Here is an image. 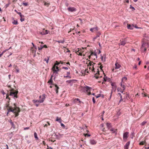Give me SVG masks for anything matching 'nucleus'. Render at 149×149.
I'll return each mask as SVG.
<instances>
[{
  "instance_id": "obj_35",
  "label": "nucleus",
  "mask_w": 149,
  "mask_h": 149,
  "mask_svg": "<svg viewBox=\"0 0 149 149\" xmlns=\"http://www.w3.org/2000/svg\"><path fill=\"white\" fill-rule=\"evenodd\" d=\"M110 131L113 132L114 133L117 131V130L114 128H112L110 129Z\"/></svg>"
},
{
  "instance_id": "obj_33",
  "label": "nucleus",
  "mask_w": 149,
  "mask_h": 149,
  "mask_svg": "<svg viewBox=\"0 0 149 149\" xmlns=\"http://www.w3.org/2000/svg\"><path fill=\"white\" fill-rule=\"evenodd\" d=\"M24 15H22L21 17H20V20L21 22H22L24 20Z\"/></svg>"
},
{
  "instance_id": "obj_34",
  "label": "nucleus",
  "mask_w": 149,
  "mask_h": 149,
  "mask_svg": "<svg viewBox=\"0 0 149 149\" xmlns=\"http://www.w3.org/2000/svg\"><path fill=\"white\" fill-rule=\"evenodd\" d=\"M13 23L15 25L17 24H18L17 21V20H14L13 22Z\"/></svg>"
},
{
  "instance_id": "obj_28",
  "label": "nucleus",
  "mask_w": 149,
  "mask_h": 149,
  "mask_svg": "<svg viewBox=\"0 0 149 149\" xmlns=\"http://www.w3.org/2000/svg\"><path fill=\"white\" fill-rule=\"evenodd\" d=\"M56 121H58L59 123H61V122L62 120L61 119V118H59L58 117H57L56 118Z\"/></svg>"
},
{
  "instance_id": "obj_64",
  "label": "nucleus",
  "mask_w": 149,
  "mask_h": 149,
  "mask_svg": "<svg viewBox=\"0 0 149 149\" xmlns=\"http://www.w3.org/2000/svg\"><path fill=\"white\" fill-rule=\"evenodd\" d=\"M59 63H60V64H63V62L62 61H60L59 62Z\"/></svg>"
},
{
  "instance_id": "obj_10",
  "label": "nucleus",
  "mask_w": 149,
  "mask_h": 149,
  "mask_svg": "<svg viewBox=\"0 0 149 149\" xmlns=\"http://www.w3.org/2000/svg\"><path fill=\"white\" fill-rule=\"evenodd\" d=\"M129 132H126L123 134V140L125 141H126L127 138L129 137Z\"/></svg>"
},
{
  "instance_id": "obj_5",
  "label": "nucleus",
  "mask_w": 149,
  "mask_h": 149,
  "mask_svg": "<svg viewBox=\"0 0 149 149\" xmlns=\"http://www.w3.org/2000/svg\"><path fill=\"white\" fill-rule=\"evenodd\" d=\"M148 47V45L146 42H143L141 47L142 52H145L146 50L147 49Z\"/></svg>"
},
{
  "instance_id": "obj_52",
  "label": "nucleus",
  "mask_w": 149,
  "mask_h": 149,
  "mask_svg": "<svg viewBox=\"0 0 149 149\" xmlns=\"http://www.w3.org/2000/svg\"><path fill=\"white\" fill-rule=\"evenodd\" d=\"M92 100L93 103H95V100L94 97H93Z\"/></svg>"
},
{
  "instance_id": "obj_43",
  "label": "nucleus",
  "mask_w": 149,
  "mask_h": 149,
  "mask_svg": "<svg viewBox=\"0 0 149 149\" xmlns=\"http://www.w3.org/2000/svg\"><path fill=\"white\" fill-rule=\"evenodd\" d=\"M94 54V52H91V55L89 56H88V58L90 59L91 58V56H93V54Z\"/></svg>"
},
{
  "instance_id": "obj_27",
  "label": "nucleus",
  "mask_w": 149,
  "mask_h": 149,
  "mask_svg": "<svg viewBox=\"0 0 149 149\" xmlns=\"http://www.w3.org/2000/svg\"><path fill=\"white\" fill-rule=\"evenodd\" d=\"M117 90L118 92H121L122 93H123L124 91V90H123V89L120 88H117Z\"/></svg>"
},
{
  "instance_id": "obj_42",
  "label": "nucleus",
  "mask_w": 149,
  "mask_h": 149,
  "mask_svg": "<svg viewBox=\"0 0 149 149\" xmlns=\"http://www.w3.org/2000/svg\"><path fill=\"white\" fill-rule=\"evenodd\" d=\"M57 42H59V43H63L64 42V40H60V41H56Z\"/></svg>"
},
{
  "instance_id": "obj_49",
  "label": "nucleus",
  "mask_w": 149,
  "mask_h": 149,
  "mask_svg": "<svg viewBox=\"0 0 149 149\" xmlns=\"http://www.w3.org/2000/svg\"><path fill=\"white\" fill-rule=\"evenodd\" d=\"M55 70H57V72L59 70L58 67L56 66H55Z\"/></svg>"
},
{
  "instance_id": "obj_20",
  "label": "nucleus",
  "mask_w": 149,
  "mask_h": 149,
  "mask_svg": "<svg viewBox=\"0 0 149 149\" xmlns=\"http://www.w3.org/2000/svg\"><path fill=\"white\" fill-rule=\"evenodd\" d=\"M36 47H32L31 48V52H32V53H35L36 52Z\"/></svg>"
},
{
  "instance_id": "obj_4",
  "label": "nucleus",
  "mask_w": 149,
  "mask_h": 149,
  "mask_svg": "<svg viewBox=\"0 0 149 149\" xmlns=\"http://www.w3.org/2000/svg\"><path fill=\"white\" fill-rule=\"evenodd\" d=\"M91 88L87 86H86L82 87V90L83 91L86 93L88 95L91 94Z\"/></svg>"
},
{
  "instance_id": "obj_7",
  "label": "nucleus",
  "mask_w": 149,
  "mask_h": 149,
  "mask_svg": "<svg viewBox=\"0 0 149 149\" xmlns=\"http://www.w3.org/2000/svg\"><path fill=\"white\" fill-rule=\"evenodd\" d=\"M60 64V63L56 61V63L54 65L53 67L52 68V69L54 73H57V70H55V66L58 65Z\"/></svg>"
},
{
  "instance_id": "obj_25",
  "label": "nucleus",
  "mask_w": 149,
  "mask_h": 149,
  "mask_svg": "<svg viewBox=\"0 0 149 149\" xmlns=\"http://www.w3.org/2000/svg\"><path fill=\"white\" fill-rule=\"evenodd\" d=\"M52 77H53V76L52 75L51 76V77L50 79L48 81V83L51 84V85H53V81H52Z\"/></svg>"
},
{
  "instance_id": "obj_40",
  "label": "nucleus",
  "mask_w": 149,
  "mask_h": 149,
  "mask_svg": "<svg viewBox=\"0 0 149 149\" xmlns=\"http://www.w3.org/2000/svg\"><path fill=\"white\" fill-rule=\"evenodd\" d=\"M34 135L35 138L36 139H38V137H37V133L36 132H35L34 133Z\"/></svg>"
},
{
  "instance_id": "obj_60",
  "label": "nucleus",
  "mask_w": 149,
  "mask_h": 149,
  "mask_svg": "<svg viewBox=\"0 0 149 149\" xmlns=\"http://www.w3.org/2000/svg\"><path fill=\"white\" fill-rule=\"evenodd\" d=\"M10 4V3H8V4H6V8H7L9 6V5Z\"/></svg>"
},
{
  "instance_id": "obj_54",
  "label": "nucleus",
  "mask_w": 149,
  "mask_h": 149,
  "mask_svg": "<svg viewBox=\"0 0 149 149\" xmlns=\"http://www.w3.org/2000/svg\"><path fill=\"white\" fill-rule=\"evenodd\" d=\"M84 135L85 136H90V135H89V134H84Z\"/></svg>"
},
{
  "instance_id": "obj_11",
  "label": "nucleus",
  "mask_w": 149,
  "mask_h": 149,
  "mask_svg": "<svg viewBox=\"0 0 149 149\" xmlns=\"http://www.w3.org/2000/svg\"><path fill=\"white\" fill-rule=\"evenodd\" d=\"M98 30L97 26L92 28L90 29V31L92 32H96Z\"/></svg>"
},
{
  "instance_id": "obj_46",
  "label": "nucleus",
  "mask_w": 149,
  "mask_h": 149,
  "mask_svg": "<svg viewBox=\"0 0 149 149\" xmlns=\"http://www.w3.org/2000/svg\"><path fill=\"white\" fill-rule=\"evenodd\" d=\"M64 78H69V79H70V78H71L70 76H69V75H67V76H64Z\"/></svg>"
},
{
  "instance_id": "obj_44",
  "label": "nucleus",
  "mask_w": 149,
  "mask_h": 149,
  "mask_svg": "<svg viewBox=\"0 0 149 149\" xmlns=\"http://www.w3.org/2000/svg\"><path fill=\"white\" fill-rule=\"evenodd\" d=\"M100 69L102 71V72L104 73V71L102 69L103 68V66H102V65H101L100 66ZM103 74H104V73Z\"/></svg>"
},
{
  "instance_id": "obj_37",
  "label": "nucleus",
  "mask_w": 149,
  "mask_h": 149,
  "mask_svg": "<svg viewBox=\"0 0 149 149\" xmlns=\"http://www.w3.org/2000/svg\"><path fill=\"white\" fill-rule=\"evenodd\" d=\"M44 5L45 6H47V7H48L49 4V3H47L46 2H44Z\"/></svg>"
},
{
  "instance_id": "obj_1",
  "label": "nucleus",
  "mask_w": 149,
  "mask_h": 149,
  "mask_svg": "<svg viewBox=\"0 0 149 149\" xmlns=\"http://www.w3.org/2000/svg\"><path fill=\"white\" fill-rule=\"evenodd\" d=\"M14 107L10 106L9 105H7V108L8 112H12L15 114V116L16 117L18 116L19 113V107H16L15 104H14Z\"/></svg>"
},
{
  "instance_id": "obj_2",
  "label": "nucleus",
  "mask_w": 149,
  "mask_h": 149,
  "mask_svg": "<svg viewBox=\"0 0 149 149\" xmlns=\"http://www.w3.org/2000/svg\"><path fill=\"white\" fill-rule=\"evenodd\" d=\"M18 92V91H15L13 88H12L10 92L8 91V93L6 94V98L10 100V99L9 97V95L12 96L14 98H17L18 97L17 96Z\"/></svg>"
},
{
  "instance_id": "obj_55",
  "label": "nucleus",
  "mask_w": 149,
  "mask_h": 149,
  "mask_svg": "<svg viewBox=\"0 0 149 149\" xmlns=\"http://www.w3.org/2000/svg\"><path fill=\"white\" fill-rule=\"evenodd\" d=\"M43 48L42 46H40V47H38V49L40 50L42 49Z\"/></svg>"
},
{
  "instance_id": "obj_3",
  "label": "nucleus",
  "mask_w": 149,
  "mask_h": 149,
  "mask_svg": "<svg viewBox=\"0 0 149 149\" xmlns=\"http://www.w3.org/2000/svg\"><path fill=\"white\" fill-rule=\"evenodd\" d=\"M40 100H33V102L37 107H38L40 103L43 102L45 98V95L43 94L42 95L39 96Z\"/></svg>"
},
{
  "instance_id": "obj_51",
  "label": "nucleus",
  "mask_w": 149,
  "mask_h": 149,
  "mask_svg": "<svg viewBox=\"0 0 149 149\" xmlns=\"http://www.w3.org/2000/svg\"><path fill=\"white\" fill-rule=\"evenodd\" d=\"M130 8L132 9L133 11L135 10V9L134 8V7L131 6H130Z\"/></svg>"
},
{
  "instance_id": "obj_59",
  "label": "nucleus",
  "mask_w": 149,
  "mask_h": 149,
  "mask_svg": "<svg viewBox=\"0 0 149 149\" xmlns=\"http://www.w3.org/2000/svg\"><path fill=\"white\" fill-rule=\"evenodd\" d=\"M67 75H69L70 74V72L69 71L67 72Z\"/></svg>"
},
{
  "instance_id": "obj_21",
  "label": "nucleus",
  "mask_w": 149,
  "mask_h": 149,
  "mask_svg": "<svg viewBox=\"0 0 149 149\" xmlns=\"http://www.w3.org/2000/svg\"><path fill=\"white\" fill-rule=\"evenodd\" d=\"M74 102L76 103H78L80 104L81 102L78 98H76L74 100Z\"/></svg>"
},
{
  "instance_id": "obj_29",
  "label": "nucleus",
  "mask_w": 149,
  "mask_h": 149,
  "mask_svg": "<svg viewBox=\"0 0 149 149\" xmlns=\"http://www.w3.org/2000/svg\"><path fill=\"white\" fill-rule=\"evenodd\" d=\"M106 125L108 129H109L111 127V124L108 123H106Z\"/></svg>"
},
{
  "instance_id": "obj_61",
  "label": "nucleus",
  "mask_w": 149,
  "mask_h": 149,
  "mask_svg": "<svg viewBox=\"0 0 149 149\" xmlns=\"http://www.w3.org/2000/svg\"><path fill=\"white\" fill-rule=\"evenodd\" d=\"M93 55H94V56H96V58H97V55H96V54H95V53H94V54H93Z\"/></svg>"
},
{
  "instance_id": "obj_36",
  "label": "nucleus",
  "mask_w": 149,
  "mask_h": 149,
  "mask_svg": "<svg viewBox=\"0 0 149 149\" xmlns=\"http://www.w3.org/2000/svg\"><path fill=\"white\" fill-rule=\"evenodd\" d=\"M79 50H78L77 52V53L80 56H82V53L80 52H79Z\"/></svg>"
},
{
  "instance_id": "obj_13",
  "label": "nucleus",
  "mask_w": 149,
  "mask_h": 149,
  "mask_svg": "<svg viewBox=\"0 0 149 149\" xmlns=\"http://www.w3.org/2000/svg\"><path fill=\"white\" fill-rule=\"evenodd\" d=\"M123 99H127L128 100V98H129V96L128 95L127 93H123Z\"/></svg>"
},
{
  "instance_id": "obj_48",
  "label": "nucleus",
  "mask_w": 149,
  "mask_h": 149,
  "mask_svg": "<svg viewBox=\"0 0 149 149\" xmlns=\"http://www.w3.org/2000/svg\"><path fill=\"white\" fill-rule=\"evenodd\" d=\"M146 123V121H143L141 123L142 125H144Z\"/></svg>"
},
{
  "instance_id": "obj_53",
  "label": "nucleus",
  "mask_w": 149,
  "mask_h": 149,
  "mask_svg": "<svg viewBox=\"0 0 149 149\" xmlns=\"http://www.w3.org/2000/svg\"><path fill=\"white\" fill-rule=\"evenodd\" d=\"M133 69H136L137 66L136 65H134V66L133 67Z\"/></svg>"
},
{
  "instance_id": "obj_14",
  "label": "nucleus",
  "mask_w": 149,
  "mask_h": 149,
  "mask_svg": "<svg viewBox=\"0 0 149 149\" xmlns=\"http://www.w3.org/2000/svg\"><path fill=\"white\" fill-rule=\"evenodd\" d=\"M68 11L73 12L76 10V9L74 7H69L68 8Z\"/></svg>"
},
{
  "instance_id": "obj_26",
  "label": "nucleus",
  "mask_w": 149,
  "mask_h": 149,
  "mask_svg": "<svg viewBox=\"0 0 149 149\" xmlns=\"http://www.w3.org/2000/svg\"><path fill=\"white\" fill-rule=\"evenodd\" d=\"M90 70H91V71L92 72H94V73H95V71H94V68L93 66H92V67H91L90 66H89L88 68ZM88 68L87 69V70H88Z\"/></svg>"
},
{
  "instance_id": "obj_30",
  "label": "nucleus",
  "mask_w": 149,
  "mask_h": 149,
  "mask_svg": "<svg viewBox=\"0 0 149 149\" xmlns=\"http://www.w3.org/2000/svg\"><path fill=\"white\" fill-rule=\"evenodd\" d=\"M118 95H119L120 96V99L119 101V102H121V101H123V99L122 98L123 95H121V94L120 93H118Z\"/></svg>"
},
{
  "instance_id": "obj_58",
  "label": "nucleus",
  "mask_w": 149,
  "mask_h": 149,
  "mask_svg": "<svg viewBox=\"0 0 149 149\" xmlns=\"http://www.w3.org/2000/svg\"><path fill=\"white\" fill-rule=\"evenodd\" d=\"M42 47H43V48H47V47L46 45H44L43 46H42Z\"/></svg>"
},
{
  "instance_id": "obj_57",
  "label": "nucleus",
  "mask_w": 149,
  "mask_h": 149,
  "mask_svg": "<svg viewBox=\"0 0 149 149\" xmlns=\"http://www.w3.org/2000/svg\"><path fill=\"white\" fill-rule=\"evenodd\" d=\"M15 70H16V72L17 73H18L19 72V70L17 69V68H15Z\"/></svg>"
},
{
  "instance_id": "obj_9",
  "label": "nucleus",
  "mask_w": 149,
  "mask_h": 149,
  "mask_svg": "<svg viewBox=\"0 0 149 149\" xmlns=\"http://www.w3.org/2000/svg\"><path fill=\"white\" fill-rule=\"evenodd\" d=\"M120 42L119 43V45H124L127 42V40L125 38V39H122L120 40Z\"/></svg>"
},
{
  "instance_id": "obj_8",
  "label": "nucleus",
  "mask_w": 149,
  "mask_h": 149,
  "mask_svg": "<svg viewBox=\"0 0 149 149\" xmlns=\"http://www.w3.org/2000/svg\"><path fill=\"white\" fill-rule=\"evenodd\" d=\"M76 81L77 80H76L72 79L67 81L66 82L67 85H68L69 84L70 86H71L72 85V84L73 83L76 82Z\"/></svg>"
},
{
  "instance_id": "obj_18",
  "label": "nucleus",
  "mask_w": 149,
  "mask_h": 149,
  "mask_svg": "<svg viewBox=\"0 0 149 149\" xmlns=\"http://www.w3.org/2000/svg\"><path fill=\"white\" fill-rule=\"evenodd\" d=\"M127 79V78L126 77H123L122 78V79L121 82V83L124 84L125 82L126 81Z\"/></svg>"
},
{
  "instance_id": "obj_15",
  "label": "nucleus",
  "mask_w": 149,
  "mask_h": 149,
  "mask_svg": "<svg viewBox=\"0 0 149 149\" xmlns=\"http://www.w3.org/2000/svg\"><path fill=\"white\" fill-rule=\"evenodd\" d=\"M130 144V141L127 142L124 146V149H128Z\"/></svg>"
},
{
  "instance_id": "obj_47",
  "label": "nucleus",
  "mask_w": 149,
  "mask_h": 149,
  "mask_svg": "<svg viewBox=\"0 0 149 149\" xmlns=\"http://www.w3.org/2000/svg\"><path fill=\"white\" fill-rule=\"evenodd\" d=\"M63 69H65L66 70H68V68L67 67H62Z\"/></svg>"
},
{
  "instance_id": "obj_62",
  "label": "nucleus",
  "mask_w": 149,
  "mask_h": 149,
  "mask_svg": "<svg viewBox=\"0 0 149 149\" xmlns=\"http://www.w3.org/2000/svg\"><path fill=\"white\" fill-rule=\"evenodd\" d=\"M100 95L99 94L98 95L96 96V98H98L100 97Z\"/></svg>"
},
{
  "instance_id": "obj_63",
  "label": "nucleus",
  "mask_w": 149,
  "mask_h": 149,
  "mask_svg": "<svg viewBox=\"0 0 149 149\" xmlns=\"http://www.w3.org/2000/svg\"><path fill=\"white\" fill-rule=\"evenodd\" d=\"M47 125L45 124L44 125V127H47Z\"/></svg>"
},
{
  "instance_id": "obj_39",
  "label": "nucleus",
  "mask_w": 149,
  "mask_h": 149,
  "mask_svg": "<svg viewBox=\"0 0 149 149\" xmlns=\"http://www.w3.org/2000/svg\"><path fill=\"white\" fill-rule=\"evenodd\" d=\"M49 58L48 57H47V58H46L45 59V61H46L47 63H48V61L49 60Z\"/></svg>"
},
{
  "instance_id": "obj_32",
  "label": "nucleus",
  "mask_w": 149,
  "mask_h": 149,
  "mask_svg": "<svg viewBox=\"0 0 149 149\" xmlns=\"http://www.w3.org/2000/svg\"><path fill=\"white\" fill-rule=\"evenodd\" d=\"M139 145H146V141H141V142H140L139 143Z\"/></svg>"
},
{
  "instance_id": "obj_22",
  "label": "nucleus",
  "mask_w": 149,
  "mask_h": 149,
  "mask_svg": "<svg viewBox=\"0 0 149 149\" xmlns=\"http://www.w3.org/2000/svg\"><path fill=\"white\" fill-rule=\"evenodd\" d=\"M101 34V33L100 32L97 33V36L93 38V40L94 41H95V40L98 37H99Z\"/></svg>"
},
{
  "instance_id": "obj_23",
  "label": "nucleus",
  "mask_w": 149,
  "mask_h": 149,
  "mask_svg": "<svg viewBox=\"0 0 149 149\" xmlns=\"http://www.w3.org/2000/svg\"><path fill=\"white\" fill-rule=\"evenodd\" d=\"M90 143L92 145L95 144L97 142L94 140H90Z\"/></svg>"
},
{
  "instance_id": "obj_45",
  "label": "nucleus",
  "mask_w": 149,
  "mask_h": 149,
  "mask_svg": "<svg viewBox=\"0 0 149 149\" xmlns=\"http://www.w3.org/2000/svg\"><path fill=\"white\" fill-rule=\"evenodd\" d=\"M23 5L25 6H26L28 5V3H23Z\"/></svg>"
},
{
  "instance_id": "obj_19",
  "label": "nucleus",
  "mask_w": 149,
  "mask_h": 149,
  "mask_svg": "<svg viewBox=\"0 0 149 149\" xmlns=\"http://www.w3.org/2000/svg\"><path fill=\"white\" fill-rule=\"evenodd\" d=\"M127 27L128 29H133V28H134V25L133 24L132 25H131L130 24H128L127 26Z\"/></svg>"
},
{
  "instance_id": "obj_16",
  "label": "nucleus",
  "mask_w": 149,
  "mask_h": 149,
  "mask_svg": "<svg viewBox=\"0 0 149 149\" xmlns=\"http://www.w3.org/2000/svg\"><path fill=\"white\" fill-rule=\"evenodd\" d=\"M115 69H118L120 68L121 67V65L118 63L117 62H116L115 64Z\"/></svg>"
},
{
  "instance_id": "obj_17",
  "label": "nucleus",
  "mask_w": 149,
  "mask_h": 149,
  "mask_svg": "<svg viewBox=\"0 0 149 149\" xmlns=\"http://www.w3.org/2000/svg\"><path fill=\"white\" fill-rule=\"evenodd\" d=\"M53 85H54L55 86V90L56 91V93L57 94L58 93V90L59 89V87L57 86V85L56 84H53Z\"/></svg>"
},
{
  "instance_id": "obj_31",
  "label": "nucleus",
  "mask_w": 149,
  "mask_h": 149,
  "mask_svg": "<svg viewBox=\"0 0 149 149\" xmlns=\"http://www.w3.org/2000/svg\"><path fill=\"white\" fill-rule=\"evenodd\" d=\"M124 84L122 83H120V86L122 88V89L123 90H124L125 89V86Z\"/></svg>"
},
{
  "instance_id": "obj_12",
  "label": "nucleus",
  "mask_w": 149,
  "mask_h": 149,
  "mask_svg": "<svg viewBox=\"0 0 149 149\" xmlns=\"http://www.w3.org/2000/svg\"><path fill=\"white\" fill-rule=\"evenodd\" d=\"M95 76L96 77V78L97 79L99 77H102L101 76H100L99 71L98 69L97 70V72L95 73Z\"/></svg>"
},
{
  "instance_id": "obj_50",
  "label": "nucleus",
  "mask_w": 149,
  "mask_h": 149,
  "mask_svg": "<svg viewBox=\"0 0 149 149\" xmlns=\"http://www.w3.org/2000/svg\"><path fill=\"white\" fill-rule=\"evenodd\" d=\"M17 13L19 15L20 17H21L23 15H22L21 13L20 12H17Z\"/></svg>"
},
{
  "instance_id": "obj_38",
  "label": "nucleus",
  "mask_w": 149,
  "mask_h": 149,
  "mask_svg": "<svg viewBox=\"0 0 149 149\" xmlns=\"http://www.w3.org/2000/svg\"><path fill=\"white\" fill-rule=\"evenodd\" d=\"M92 63H93V62H92L91 61H90V62H89V64L88 65V68L89 66H91V65H93Z\"/></svg>"
},
{
  "instance_id": "obj_56",
  "label": "nucleus",
  "mask_w": 149,
  "mask_h": 149,
  "mask_svg": "<svg viewBox=\"0 0 149 149\" xmlns=\"http://www.w3.org/2000/svg\"><path fill=\"white\" fill-rule=\"evenodd\" d=\"M5 52V51H3L1 54H0V57H1L3 55V53Z\"/></svg>"
},
{
  "instance_id": "obj_41",
  "label": "nucleus",
  "mask_w": 149,
  "mask_h": 149,
  "mask_svg": "<svg viewBox=\"0 0 149 149\" xmlns=\"http://www.w3.org/2000/svg\"><path fill=\"white\" fill-rule=\"evenodd\" d=\"M49 32V31L48 30H46L45 32H44V34H47Z\"/></svg>"
},
{
  "instance_id": "obj_24",
  "label": "nucleus",
  "mask_w": 149,
  "mask_h": 149,
  "mask_svg": "<svg viewBox=\"0 0 149 149\" xmlns=\"http://www.w3.org/2000/svg\"><path fill=\"white\" fill-rule=\"evenodd\" d=\"M104 80L102 82V84H103L104 83V82L106 81L107 80V79H108V78L105 75H104V76L103 78Z\"/></svg>"
},
{
  "instance_id": "obj_6",
  "label": "nucleus",
  "mask_w": 149,
  "mask_h": 149,
  "mask_svg": "<svg viewBox=\"0 0 149 149\" xmlns=\"http://www.w3.org/2000/svg\"><path fill=\"white\" fill-rule=\"evenodd\" d=\"M111 85L112 86L111 92V96L112 93L116 91L117 88V86H116V83L115 82H111Z\"/></svg>"
}]
</instances>
